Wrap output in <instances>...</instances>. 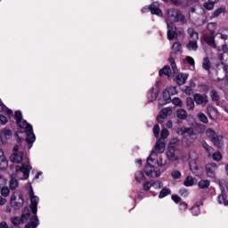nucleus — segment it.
Segmentation results:
<instances>
[{
	"mask_svg": "<svg viewBox=\"0 0 228 228\" xmlns=\"http://www.w3.org/2000/svg\"><path fill=\"white\" fill-rule=\"evenodd\" d=\"M166 22L167 26V38L168 40H174V31L175 30L174 22H186V19L178 9H169L167 12Z\"/></svg>",
	"mask_w": 228,
	"mask_h": 228,
	"instance_id": "f257e3e1",
	"label": "nucleus"
},
{
	"mask_svg": "<svg viewBox=\"0 0 228 228\" xmlns=\"http://www.w3.org/2000/svg\"><path fill=\"white\" fill-rule=\"evenodd\" d=\"M31 170V166L23 164L15 167V172L11 175V180L9 182L10 190H17L19 188V180L17 179H28L29 177V172Z\"/></svg>",
	"mask_w": 228,
	"mask_h": 228,
	"instance_id": "f03ea898",
	"label": "nucleus"
},
{
	"mask_svg": "<svg viewBox=\"0 0 228 228\" xmlns=\"http://www.w3.org/2000/svg\"><path fill=\"white\" fill-rule=\"evenodd\" d=\"M29 199H30V209L32 214L35 215L29 220V222L25 225V228H37L38 227V216H37V206H38V197L35 196V192L33 191V188H30L29 192Z\"/></svg>",
	"mask_w": 228,
	"mask_h": 228,
	"instance_id": "7ed1b4c3",
	"label": "nucleus"
},
{
	"mask_svg": "<svg viewBox=\"0 0 228 228\" xmlns=\"http://www.w3.org/2000/svg\"><path fill=\"white\" fill-rule=\"evenodd\" d=\"M20 149V146L19 145H15L13 147V153L11 155L10 160L12 163H17V164L22 163V161H24L22 165H28L29 167V159L24 158V153L22 151H19Z\"/></svg>",
	"mask_w": 228,
	"mask_h": 228,
	"instance_id": "20e7f679",
	"label": "nucleus"
},
{
	"mask_svg": "<svg viewBox=\"0 0 228 228\" xmlns=\"http://www.w3.org/2000/svg\"><path fill=\"white\" fill-rule=\"evenodd\" d=\"M187 33L190 36L189 43L187 44L188 51H197L199 49V45L197 44L199 33L193 28H188Z\"/></svg>",
	"mask_w": 228,
	"mask_h": 228,
	"instance_id": "39448f33",
	"label": "nucleus"
},
{
	"mask_svg": "<svg viewBox=\"0 0 228 228\" xmlns=\"http://www.w3.org/2000/svg\"><path fill=\"white\" fill-rule=\"evenodd\" d=\"M152 156H156V151H152L151 156L148 158L147 159L148 165L144 168V173L148 177H154V175L155 177H159V175H161V173H159V171H156L152 167V165H151L150 163V161H152Z\"/></svg>",
	"mask_w": 228,
	"mask_h": 228,
	"instance_id": "423d86ee",
	"label": "nucleus"
},
{
	"mask_svg": "<svg viewBox=\"0 0 228 228\" xmlns=\"http://www.w3.org/2000/svg\"><path fill=\"white\" fill-rule=\"evenodd\" d=\"M206 134L208 137H209V139L216 147H217L218 149H220V147H223L224 142H222V136L217 135L215 130L208 128L206 131Z\"/></svg>",
	"mask_w": 228,
	"mask_h": 228,
	"instance_id": "0eeeda50",
	"label": "nucleus"
},
{
	"mask_svg": "<svg viewBox=\"0 0 228 228\" xmlns=\"http://www.w3.org/2000/svg\"><path fill=\"white\" fill-rule=\"evenodd\" d=\"M167 157L169 161H178L179 158H181V151L175 147H168Z\"/></svg>",
	"mask_w": 228,
	"mask_h": 228,
	"instance_id": "6e6552de",
	"label": "nucleus"
},
{
	"mask_svg": "<svg viewBox=\"0 0 228 228\" xmlns=\"http://www.w3.org/2000/svg\"><path fill=\"white\" fill-rule=\"evenodd\" d=\"M218 170V166L216 163H208L206 165V174L207 177L209 179H215L216 177V172Z\"/></svg>",
	"mask_w": 228,
	"mask_h": 228,
	"instance_id": "1a4fd4ad",
	"label": "nucleus"
},
{
	"mask_svg": "<svg viewBox=\"0 0 228 228\" xmlns=\"http://www.w3.org/2000/svg\"><path fill=\"white\" fill-rule=\"evenodd\" d=\"M177 134H180L181 136H183V134H187V136H189V138H191L192 142H195V140L197 139V133H195V131H193L192 128L190 127L179 128L177 130Z\"/></svg>",
	"mask_w": 228,
	"mask_h": 228,
	"instance_id": "9d476101",
	"label": "nucleus"
},
{
	"mask_svg": "<svg viewBox=\"0 0 228 228\" xmlns=\"http://www.w3.org/2000/svg\"><path fill=\"white\" fill-rule=\"evenodd\" d=\"M193 100L195 101L198 106H206L208 102H209V98L207 94H195L193 96Z\"/></svg>",
	"mask_w": 228,
	"mask_h": 228,
	"instance_id": "9b49d317",
	"label": "nucleus"
},
{
	"mask_svg": "<svg viewBox=\"0 0 228 228\" xmlns=\"http://www.w3.org/2000/svg\"><path fill=\"white\" fill-rule=\"evenodd\" d=\"M11 204L12 208H15V209H20V208H22L24 205V199H22V195L20 194L17 199L15 194H12L11 197Z\"/></svg>",
	"mask_w": 228,
	"mask_h": 228,
	"instance_id": "f8f14e48",
	"label": "nucleus"
},
{
	"mask_svg": "<svg viewBox=\"0 0 228 228\" xmlns=\"http://www.w3.org/2000/svg\"><path fill=\"white\" fill-rule=\"evenodd\" d=\"M149 10L151 11V13L152 15H158L159 17H163V12H161V9H159V3L154 2L150 5Z\"/></svg>",
	"mask_w": 228,
	"mask_h": 228,
	"instance_id": "ddd939ff",
	"label": "nucleus"
},
{
	"mask_svg": "<svg viewBox=\"0 0 228 228\" xmlns=\"http://www.w3.org/2000/svg\"><path fill=\"white\" fill-rule=\"evenodd\" d=\"M168 115H172V108L170 107L165 108L161 110L159 116L158 117V122L159 124L163 123Z\"/></svg>",
	"mask_w": 228,
	"mask_h": 228,
	"instance_id": "4468645a",
	"label": "nucleus"
},
{
	"mask_svg": "<svg viewBox=\"0 0 228 228\" xmlns=\"http://www.w3.org/2000/svg\"><path fill=\"white\" fill-rule=\"evenodd\" d=\"M203 38L205 42L208 44V45H210V47H213L214 49H216V43H215V35L214 34H205L203 36Z\"/></svg>",
	"mask_w": 228,
	"mask_h": 228,
	"instance_id": "2eb2a0df",
	"label": "nucleus"
},
{
	"mask_svg": "<svg viewBox=\"0 0 228 228\" xmlns=\"http://www.w3.org/2000/svg\"><path fill=\"white\" fill-rule=\"evenodd\" d=\"M165 142L161 141V139H159L155 145V151L159 154H163L165 152Z\"/></svg>",
	"mask_w": 228,
	"mask_h": 228,
	"instance_id": "dca6fc26",
	"label": "nucleus"
},
{
	"mask_svg": "<svg viewBox=\"0 0 228 228\" xmlns=\"http://www.w3.org/2000/svg\"><path fill=\"white\" fill-rule=\"evenodd\" d=\"M17 126H19V127H21V129H26V131H33V126L28 124V122H26V120L24 119L19 120L17 122Z\"/></svg>",
	"mask_w": 228,
	"mask_h": 228,
	"instance_id": "f3484780",
	"label": "nucleus"
},
{
	"mask_svg": "<svg viewBox=\"0 0 228 228\" xmlns=\"http://www.w3.org/2000/svg\"><path fill=\"white\" fill-rule=\"evenodd\" d=\"M188 79V75L183 73H179L176 77V82L179 86H182V85H184L186 83V80Z\"/></svg>",
	"mask_w": 228,
	"mask_h": 228,
	"instance_id": "a211bd4d",
	"label": "nucleus"
},
{
	"mask_svg": "<svg viewBox=\"0 0 228 228\" xmlns=\"http://www.w3.org/2000/svg\"><path fill=\"white\" fill-rule=\"evenodd\" d=\"M154 186H157L158 188H163V183L158 181L153 183ZM152 186V183H151L150 182H146L143 184V190H145L146 191H149V190H151V187Z\"/></svg>",
	"mask_w": 228,
	"mask_h": 228,
	"instance_id": "6ab92c4d",
	"label": "nucleus"
},
{
	"mask_svg": "<svg viewBox=\"0 0 228 228\" xmlns=\"http://www.w3.org/2000/svg\"><path fill=\"white\" fill-rule=\"evenodd\" d=\"M176 117L180 120H186L188 118V112L184 109H179L176 110Z\"/></svg>",
	"mask_w": 228,
	"mask_h": 228,
	"instance_id": "aec40b11",
	"label": "nucleus"
},
{
	"mask_svg": "<svg viewBox=\"0 0 228 228\" xmlns=\"http://www.w3.org/2000/svg\"><path fill=\"white\" fill-rule=\"evenodd\" d=\"M186 108L189 111H193L195 110V100L191 97L186 99Z\"/></svg>",
	"mask_w": 228,
	"mask_h": 228,
	"instance_id": "412c9836",
	"label": "nucleus"
},
{
	"mask_svg": "<svg viewBox=\"0 0 228 228\" xmlns=\"http://www.w3.org/2000/svg\"><path fill=\"white\" fill-rule=\"evenodd\" d=\"M219 60L222 61L223 65H225L228 69V51L219 53Z\"/></svg>",
	"mask_w": 228,
	"mask_h": 228,
	"instance_id": "4be33fe9",
	"label": "nucleus"
},
{
	"mask_svg": "<svg viewBox=\"0 0 228 228\" xmlns=\"http://www.w3.org/2000/svg\"><path fill=\"white\" fill-rule=\"evenodd\" d=\"M134 179L138 184H140L142 181H145V175L142 171H137L134 174Z\"/></svg>",
	"mask_w": 228,
	"mask_h": 228,
	"instance_id": "5701e85b",
	"label": "nucleus"
},
{
	"mask_svg": "<svg viewBox=\"0 0 228 228\" xmlns=\"http://www.w3.org/2000/svg\"><path fill=\"white\" fill-rule=\"evenodd\" d=\"M12 130L10 129H7V128H4L1 130V134H0V136L1 138H5L6 140L12 138Z\"/></svg>",
	"mask_w": 228,
	"mask_h": 228,
	"instance_id": "b1692460",
	"label": "nucleus"
},
{
	"mask_svg": "<svg viewBox=\"0 0 228 228\" xmlns=\"http://www.w3.org/2000/svg\"><path fill=\"white\" fill-rule=\"evenodd\" d=\"M167 76V77H170L172 76V69H170V67L165 66L162 69L159 70V76Z\"/></svg>",
	"mask_w": 228,
	"mask_h": 228,
	"instance_id": "393cba45",
	"label": "nucleus"
},
{
	"mask_svg": "<svg viewBox=\"0 0 228 228\" xmlns=\"http://www.w3.org/2000/svg\"><path fill=\"white\" fill-rule=\"evenodd\" d=\"M197 117L200 122H202V124H208L209 122V119H208V116H206V114H204L203 112H199L197 114Z\"/></svg>",
	"mask_w": 228,
	"mask_h": 228,
	"instance_id": "a878e982",
	"label": "nucleus"
},
{
	"mask_svg": "<svg viewBox=\"0 0 228 228\" xmlns=\"http://www.w3.org/2000/svg\"><path fill=\"white\" fill-rule=\"evenodd\" d=\"M209 184H210L209 180H200L198 183V186L201 190H206V188H209Z\"/></svg>",
	"mask_w": 228,
	"mask_h": 228,
	"instance_id": "bb28decb",
	"label": "nucleus"
},
{
	"mask_svg": "<svg viewBox=\"0 0 228 228\" xmlns=\"http://www.w3.org/2000/svg\"><path fill=\"white\" fill-rule=\"evenodd\" d=\"M202 67L205 70H209V69H211V61H209V57H205L203 59Z\"/></svg>",
	"mask_w": 228,
	"mask_h": 228,
	"instance_id": "cd10ccee",
	"label": "nucleus"
},
{
	"mask_svg": "<svg viewBox=\"0 0 228 228\" xmlns=\"http://www.w3.org/2000/svg\"><path fill=\"white\" fill-rule=\"evenodd\" d=\"M8 168V160L6 157L0 159V170H6Z\"/></svg>",
	"mask_w": 228,
	"mask_h": 228,
	"instance_id": "c85d7f7f",
	"label": "nucleus"
},
{
	"mask_svg": "<svg viewBox=\"0 0 228 228\" xmlns=\"http://www.w3.org/2000/svg\"><path fill=\"white\" fill-rule=\"evenodd\" d=\"M202 147L208 153V157H211V154H213V152H215V150H213V148L211 146H209V144H208V142H203Z\"/></svg>",
	"mask_w": 228,
	"mask_h": 228,
	"instance_id": "c756f323",
	"label": "nucleus"
},
{
	"mask_svg": "<svg viewBox=\"0 0 228 228\" xmlns=\"http://www.w3.org/2000/svg\"><path fill=\"white\" fill-rule=\"evenodd\" d=\"M184 186H193L195 184V180L192 176H187L183 182Z\"/></svg>",
	"mask_w": 228,
	"mask_h": 228,
	"instance_id": "7c9ffc66",
	"label": "nucleus"
},
{
	"mask_svg": "<svg viewBox=\"0 0 228 228\" xmlns=\"http://www.w3.org/2000/svg\"><path fill=\"white\" fill-rule=\"evenodd\" d=\"M27 142L28 143H34L35 142V134H33V132L31 131H28V134H27Z\"/></svg>",
	"mask_w": 228,
	"mask_h": 228,
	"instance_id": "2f4dec72",
	"label": "nucleus"
},
{
	"mask_svg": "<svg viewBox=\"0 0 228 228\" xmlns=\"http://www.w3.org/2000/svg\"><path fill=\"white\" fill-rule=\"evenodd\" d=\"M30 215H31V213L29 212V208H24L22 210L21 218L26 222V220H28V218H29Z\"/></svg>",
	"mask_w": 228,
	"mask_h": 228,
	"instance_id": "473e14b6",
	"label": "nucleus"
},
{
	"mask_svg": "<svg viewBox=\"0 0 228 228\" xmlns=\"http://www.w3.org/2000/svg\"><path fill=\"white\" fill-rule=\"evenodd\" d=\"M221 13H227V9L225 7H219L214 12L213 17H219Z\"/></svg>",
	"mask_w": 228,
	"mask_h": 228,
	"instance_id": "72a5a7b5",
	"label": "nucleus"
},
{
	"mask_svg": "<svg viewBox=\"0 0 228 228\" xmlns=\"http://www.w3.org/2000/svg\"><path fill=\"white\" fill-rule=\"evenodd\" d=\"M170 193H172L170 189H162L159 194V199H165V197H167V195H170Z\"/></svg>",
	"mask_w": 228,
	"mask_h": 228,
	"instance_id": "f704fd0d",
	"label": "nucleus"
},
{
	"mask_svg": "<svg viewBox=\"0 0 228 228\" xmlns=\"http://www.w3.org/2000/svg\"><path fill=\"white\" fill-rule=\"evenodd\" d=\"M175 37H184V30H183V28H177L175 27L174 38H175Z\"/></svg>",
	"mask_w": 228,
	"mask_h": 228,
	"instance_id": "c9c22d12",
	"label": "nucleus"
},
{
	"mask_svg": "<svg viewBox=\"0 0 228 228\" xmlns=\"http://www.w3.org/2000/svg\"><path fill=\"white\" fill-rule=\"evenodd\" d=\"M172 50L174 53H181V43L175 42L173 44Z\"/></svg>",
	"mask_w": 228,
	"mask_h": 228,
	"instance_id": "e433bc0d",
	"label": "nucleus"
},
{
	"mask_svg": "<svg viewBox=\"0 0 228 228\" xmlns=\"http://www.w3.org/2000/svg\"><path fill=\"white\" fill-rule=\"evenodd\" d=\"M1 195L2 197H8V195H10V188L6 186L2 187Z\"/></svg>",
	"mask_w": 228,
	"mask_h": 228,
	"instance_id": "4c0bfd02",
	"label": "nucleus"
},
{
	"mask_svg": "<svg viewBox=\"0 0 228 228\" xmlns=\"http://www.w3.org/2000/svg\"><path fill=\"white\" fill-rule=\"evenodd\" d=\"M160 131H161V128H159V125H155L153 127V134L155 138H159Z\"/></svg>",
	"mask_w": 228,
	"mask_h": 228,
	"instance_id": "58836bf2",
	"label": "nucleus"
},
{
	"mask_svg": "<svg viewBox=\"0 0 228 228\" xmlns=\"http://www.w3.org/2000/svg\"><path fill=\"white\" fill-rule=\"evenodd\" d=\"M203 6H204V9L205 10H213V8H215V3H213V2H206L204 4H203Z\"/></svg>",
	"mask_w": 228,
	"mask_h": 228,
	"instance_id": "ea45409f",
	"label": "nucleus"
},
{
	"mask_svg": "<svg viewBox=\"0 0 228 228\" xmlns=\"http://www.w3.org/2000/svg\"><path fill=\"white\" fill-rule=\"evenodd\" d=\"M191 213L194 216H199V215L200 214V208L199 206L192 207Z\"/></svg>",
	"mask_w": 228,
	"mask_h": 228,
	"instance_id": "a19ab883",
	"label": "nucleus"
},
{
	"mask_svg": "<svg viewBox=\"0 0 228 228\" xmlns=\"http://www.w3.org/2000/svg\"><path fill=\"white\" fill-rule=\"evenodd\" d=\"M169 62L171 63L174 74H177V66H175V60L171 57L169 58Z\"/></svg>",
	"mask_w": 228,
	"mask_h": 228,
	"instance_id": "79ce46f5",
	"label": "nucleus"
},
{
	"mask_svg": "<svg viewBox=\"0 0 228 228\" xmlns=\"http://www.w3.org/2000/svg\"><path fill=\"white\" fill-rule=\"evenodd\" d=\"M181 175L182 174L180 173V171L174 170L171 172V177L173 179H181Z\"/></svg>",
	"mask_w": 228,
	"mask_h": 228,
	"instance_id": "37998d69",
	"label": "nucleus"
},
{
	"mask_svg": "<svg viewBox=\"0 0 228 228\" xmlns=\"http://www.w3.org/2000/svg\"><path fill=\"white\" fill-rule=\"evenodd\" d=\"M211 154L214 161H220V159H222V154H220V152L216 151Z\"/></svg>",
	"mask_w": 228,
	"mask_h": 228,
	"instance_id": "c03bdc74",
	"label": "nucleus"
},
{
	"mask_svg": "<svg viewBox=\"0 0 228 228\" xmlns=\"http://www.w3.org/2000/svg\"><path fill=\"white\" fill-rule=\"evenodd\" d=\"M168 134H169L168 129L163 128L160 134L162 140H167V138H168Z\"/></svg>",
	"mask_w": 228,
	"mask_h": 228,
	"instance_id": "a18cd8bd",
	"label": "nucleus"
},
{
	"mask_svg": "<svg viewBox=\"0 0 228 228\" xmlns=\"http://www.w3.org/2000/svg\"><path fill=\"white\" fill-rule=\"evenodd\" d=\"M208 31H210V34H214L215 29H216V23H209L208 25Z\"/></svg>",
	"mask_w": 228,
	"mask_h": 228,
	"instance_id": "49530a36",
	"label": "nucleus"
},
{
	"mask_svg": "<svg viewBox=\"0 0 228 228\" xmlns=\"http://www.w3.org/2000/svg\"><path fill=\"white\" fill-rule=\"evenodd\" d=\"M185 61H186L189 65H191V67H195V60H193L192 57L187 56V57L185 58Z\"/></svg>",
	"mask_w": 228,
	"mask_h": 228,
	"instance_id": "de8ad7c7",
	"label": "nucleus"
},
{
	"mask_svg": "<svg viewBox=\"0 0 228 228\" xmlns=\"http://www.w3.org/2000/svg\"><path fill=\"white\" fill-rule=\"evenodd\" d=\"M189 167L191 172H195V170H199V167H197V163H195V161L190 162Z\"/></svg>",
	"mask_w": 228,
	"mask_h": 228,
	"instance_id": "09e8293b",
	"label": "nucleus"
},
{
	"mask_svg": "<svg viewBox=\"0 0 228 228\" xmlns=\"http://www.w3.org/2000/svg\"><path fill=\"white\" fill-rule=\"evenodd\" d=\"M210 96L212 97L213 101H218L220 99V97L218 96V93H216V91H211Z\"/></svg>",
	"mask_w": 228,
	"mask_h": 228,
	"instance_id": "8fccbe9b",
	"label": "nucleus"
},
{
	"mask_svg": "<svg viewBox=\"0 0 228 228\" xmlns=\"http://www.w3.org/2000/svg\"><path fill=\"white\" fill-rule=\"evenodd\" d=\"M219 36L222 40H228V29H225L223 33H219Z\"/></svg>",
	"mask_w": 228,
	"mask_h": 228,
	"instance_id": "3c124183",
	"label": "nucleus"
},
{
	"mask_svg": "<svg viewBox=\"0 0 228 228\" xmlns=\"http://www.w3.org/2000/svg\"><path fill=\"white\" fill-rule=\"evenodd\" d=\"M173 104H175V106H183V101L180 98H175L173 99Z\"/></svg>",
	"mask_w": 228,
	"mask_h": 228,
	"instance_id": "603ef678",
	"label": "nucleus"
},
{
	"mask_svg": "<svg viewBox=\"0 0 228 228\" xmlns=\"http://www.w3.org/2000/svg\"><path fill=\"white\" fill-rule=\"evenodd\" d=\"M213 111H215V109L213 107H211V106L207 107V113H208V117L212 119H213V115H212Z\"/></svg>",
	"mask_w": 228,
	"mask_h": 228,
	"instance_id": "864d4df0",
	"label": "nucleus"
},
{
	"mask_svg": "<svg viewBox=\"0 0 228 228\" xmlns=\"http://www.w3.org/2000/svg\"><path fill=\"white\" fill-rule=\"evenodd\" d=\"M178 143H179V139L174 138L171 140L168 147H175V145H178Z\"/></svg>",
	"mask_w": 228,
	"mask_h": 228,
	"instance_id": "5fc2aeb1",
	"label": "nucleus"
},
{
	"mask_svg": "<svg viewBox=\"0 0 228 228\" xmlns=\"http://www.w3.org/2000/svg\"><path fill=\"white\" fill-rule=\"evenodd\" d=\"M15 120L17 123L19 122V120H22V112L20 111L15 112Z\"/></svg>",
	"mask_w": 228,
	"mask_h": 228,
	"instance_id": "6e6d98bb",
	"label": "nucleus"
},
{
	"mask_svg": "<svg viewBox=\"0 0 228 228\" xmlns=\"http://www.w3.org/2000/svg\"><path fill=\"white\" fill-rule=\"evenodd\" d=\"M183 92L186 94V95H191V94H193V89H191L190 86H185Z\"/></svg>",
	"mask_w": 228,
	"mask_h": 228,
	"instance_id": "4d7b16f0",
	"label": "nucleus"
},
{
	"mask_svg": "<svg viewBox=\"0 0 228 228\" xmlns=\"http://www.w3.org/2000/svg\"><path fill=\"white\" fill-rule=\"evenodd\" d=\"M8 122V118L4 115H0V124L4 126Z\"/></svg>",
	"mask_w": 228,
	"mask_h": 228,
	"instance_id": "13d9d810",
	"label": "nucleus"
},
{
	"mask_svg": "<svg viewBox=\"0 0 228 228\" xmlns=\"http://www.w3.org/2000/svg\"><path fill=\"white\" fill-rule=\"evenodd\" d=\"M179 193L182 197H187L188 196V190L182 188L179 191Z\"/></svg>",
	"mask_w": 228,
	"mask_h": 228,
	"instance_id": "bf43d9fd",
	"label": "nucleus"
},
{
	"mask_svg": "<svg viewBox=\"0 0 228 228\" xmlns=\"http://www.w3.org/2000/svg\"><path fill=\"white\" fill-rule=\"evenodd\" d=\"M172 200H174V202H175L176 204H179V202H181V197H179L178 195H173Z\"/></svg>",
	"mask_w": 228,
	"mask_h": 228,
	"instance_id": "052dcab7",
	"label": "nucleus"
},
{
	"mask_svg": "<svg viewBox=\"0 0 228 228\" xmlns=\"http://www.w3.org/2000/svg\"><path fill=\"white\" fill-rule=\"evenodd\" d=\"M217 200L219 204H225V198H224V195L222 194L217 197Z\"/></svg>",
	"mask_w": 228,
	"mask_h": 228,
	"instance_id": "680f3d73",
	"label": "nucleus"
},
{
	"mask_svg": "<svg viewBox=\"0 0 228 228\" xmlns=\"http://www.w3.org/2000/svg\"><path fill=\"white\" fill-rule=\"evenodd\" d=\"M187 208H188V204H186L184 202L180 203V209H181V211H184Z\"/></svg>",
	"mask_w": 228,
	"mask_h": 228,
	"instance_id": "e2e57ef3",
	"label": "nucleus"
},
{
	"mask_svg": "<svg viewBox=\"0 0 228 228\" xmlns=\"http://www.w3.org/2000/svg\"><path fill=\"white\" fill-rule=\"evenodd\" d=\"M197 3H199V0H188L187 1V4L189 6H193V4H197Z\"/></svg>",
	"mask_w": 228,
	"mask_h": 228,
	"instance_id": "0e129e2a",
	"label": "nucleus"
},
{
	"mask_svg": "<svg viewBox=\"0 0 228 228\" xmlns=\"http://www.w3.org/2000/svg\"><path fill=\"white\" fill-rule=\"evenodd\" d=\"M157 165L159 167H165V162H163V159L162 158H159L158 160H157Z\"/></svg>",
	"mask_w": 228,
	"mask_h": 228,
	"instance_id": "69168bd1",
	"label": "nucleus"
},
{
	"mask_svg": "<svg viewBox=\"0 0 228 228\" xmlns=\"http://www.w3.org/2000/svg\"><path fill=\"white\" fill-rule=\"evenodd\" d=\"M0 228H10V226H8V224H6V222H2L0 223Z\"/></svg>",
	"mask_w": 228,
	"mask_h": 228,
	"instance_id": "338daca9",
	"label": "nucleus"
},
{
	"mask_svg": "<svg viewBox=\"0 0 228 228\" xmlns=\"http://www.w3.org/2000/svg\"><path fill=\"white\" fill-rule=\"evenodd\" d=\"M6 204V199L0 196V206H4Z\"/></svg>",
	"mask_w": 228,
	"mask_h": 228,
	"instance_id": "774afa93",
	"label": "nucleus"
}]
</instances>
